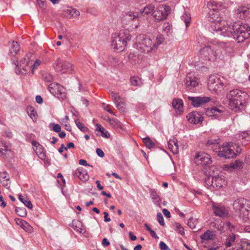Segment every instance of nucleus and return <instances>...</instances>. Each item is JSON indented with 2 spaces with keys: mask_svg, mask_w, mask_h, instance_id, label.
<instances>
[{
  "mask_svg": "<svg viewBox=\"0 0 250 250\" xmlns=\"http://www.w3.org/2000/svg\"><path fill=\"white\" fill-rule=\"evenodd\" d=\"M207 7L209 9L208 21L212 30L224 37L233 38L238 42H243L250 37V27L247 24L238 22L229 25L223 20L226 9L221 3L210 0Z\"/></svg>",
  "mask_w": 250,
  "mask_h": 250,
  "instance_id": "f257e3e1",
  "label": "nucleus"
},
{
  "mask_svg": "<svg viewBox=\"0 0 250 250\" xmlns=\"http://www.w3.org/2000/svg\"><path fill=\"white\" fill-rule=\"evenodd\" d=\"M248 97V95L246 92L237 89L230 90L227 94V98L229 100V107L234 111H239L243 108Z\"/></svg>",
  "mask_w": 250,
  "mask_h": 250,
  "instance_id": "f03ea898",
  "label": "nucleus"
},
{
  "mask_svg": "<svg viewBox=\"0 0 250 250\" xmlns=\"http://www.w3.org/2000/svg\"><path fill=\"white\" fill-rule=\"evenodd\" d=\"M225 47V43L216 40H211L209 45L203 47L201 50V54L205 59L214 61L220 56L222 49Z\"/></svg>",
  "mask_w": 250,
  "mask_h": 250,
  "instance_id": "7ed1b4c3",
  "label": "nucleus"
},
{
  "mask_svg": "<svg viewBox=\"0 0 250 250\" xmlns=\"http://www.w3.org/2000/svg\"><path fill=\"white\" fill-rule=\"evenodd\" d=\"M131 39V36L127 30H122L119 33H113L111 36V48L117 51H122L127 42Z\"/></svg>",
  "mask_w": 250,
  "mask_h": 250,
  "instance_id": "20e7f679",
  "label": "nucleus"
},
{
  "mask_svg": "<svg viewBox=\"0 0 250 250\" xmlns=\"http://www.w3.org/2000/svg\"><path fill=\"white\" fill-rule=\"evenodd\" d=\"M154 36L139 35L137 37L135 47L141 52L148 53L155 51L154 45Z\"/></svg>",
  "mask_w": 250,
  "mask_h": 250,
  "instance_id": "39448f33",
  "label": "nucleus"
},
{
  "mask_svg": "<svg viewBox=\"0 0 250 250\" xmlns=\"http://www.w3.org/2000/svg\"><path fill=\"white\" fill-rule=\"evenodd\" d=\"M241 151V148L236 145L226 143L219 147L218 151H216L220 157L225 159H230L235 157Z\"/></svg>",
  "mask_w": 250,
  "mask_h": 250,
  "instance_id": "423d86ee",
  "label": "nucleus"
},
{
  "mask_svg": "<svg viewBox=\"0 0 250 250\" xmlns=\"http://www.w3.org/2000/svg\"><path fill=\"white\" fill-rule=\"evenodd\" d=\"M35 59L34 55L32 53H28L21 59L19 66L18 62L16 58L13 59V63L19 67V71L22 74H26L32 72V65L33 60Z\"/></svg>",
  "mask_w": 250,
  "mask_h": 250,
  "instance_id": "0eeeda50",
  "label": "nucleus"
},
{
  "mask_svg": "<svg viewBox=\"0 0 250 250\" xmlns=\"http://www.w3.org/2000/svg\"><path fill=\"white\" fill-rule=\"evenodd\" d=\"M228 84V81L223 77L213 76L209 78L208 85L209 91L213 93H217L224 86H226Z\"/></svg>",
  "mask_w": 250,
  "mask_h": 250,
  "instance_id": "6e6552de",
  "label": "nucleus"
},
{
  "mask_svg": "<svg viewBox=\"0 0 250 250\" xmlns=\"http://www.w3.org/2000/svg\"><path fill=\"white\" fill-rule=\"evenodd\" d=\"M205 182L208 188H213L216 189L222 188L226 185L225 180L220 176H209L205 179Z\"/></svg>",
  "mask_w": 250,
  "mask_h": 250,
  "instance_id": "1a4fd4ad",
  "label": "nucleus"
},
{
  "mask_svg": "<svg viewBox=\"0 0 250 250\" xmlns=\"http://www.w3.org/2000/svg\"><path fill=\"white\" fill-rule=\"evenodd\" d=\"M54 68L56 71L61 73H71L74 71L73 65L66 61L58 59L54 63Z\"/></svg>",
  "mask_w": 250,
  "mask_h": 250,
  "instance_id": "9d476101",
  "label": "nucleus"
},
{
  "mask_svg": "<svg viewBox=\"0 0 250 250\" xmlns=\"http://www.w3.org/2000/svg\"><path fill=\"white\" fill-rule=\"evenodd\" d=\"M50 92L58 99H64L66 97L64 88L57 83H52L48 86Z\"/></svg>",
  "mask_w": 250,
  "mask_h": 250,
  "instance_id": "9b49d317",
  "label": "nucleus"
},
{
  "mask_svg": "<svg viewBox=\"0 0 250 250\" xmlns=\"http://www.w3.org/2000/svg\"><path fill=\"white\" fill-rule=\"evenodd\" d=\"M170 13V8L167 5H163L159 7V9L154 12V17L156 20L162 21L167 18Z\"/></svg>",
  "mask_w": 250,
  "mask_h": 250,
  "instance_id": "f8f14e48",
  "label": "nucleus"
},
{
  "mask_svg": "<svg viewBox=\"0 0 250 250\" xmlns=\"http://www.w3.org/2000/svg\"><path fill=\"white\" fill-rule=\"evenodd\" d=\"M188 99L191 101V104L194 107H199L208 103L210 100L209 97H191L188 96Z\"/></svg>",
  "mask_w": 250,
  "mask_h": 250,
  "instance_id": "ddd939ff",
  "label": "nucleus"
},
{
  "mask_svg": "<svg viewBox=\"0 0 250 250\" xmlns=\"http://www.w3.org/2000/svg\"><path fill=\"white\" fill-rule=\"evenodd\" d=\"M111 96L116 104V107L120 111H124L125 107V102L124 98L119 95L118 93L115 92H112L111 93Z\"/></svg>",
  "mask_w": 250,
  "mask_h": 250,
  "instance_id": "4468645a",
  "label": "nucleus"
},
{
  "mask_svg": "<svg viewBox=\"0 0 250 250\" xmlns=\"http://www.w3.org/2000/svg\"><path fill=\"white\" fill-rule=\"evenodd\" d=\"M196 163L198 164L207 166L211 163V159L209 155L206 153H198L195 157Z\"/></svg>",
  "mask_w": 250,
  "mask_h": 250,
  "instance_id": "2eb2a0df",
  "label": "nucleus"
},
{
  "mask_svg": "<svg viewBox=\"0 0 250 250\" xmlns=\"http://www.w3.org/2000/svg\"><path fill=\"white\" fill-rule=\"evenodd\" d=\"M235 14L237 18L241 19L248 20L250 19L249 8L244 6L238 7L235 10Z\"/></svg>",
  "mask_w": 250,
  "mask_h": 250,
  "instance_id": "dca6fc26",
  "label": "nucleus"
},
{
  "mask_svg": "<svg viewBox=\"0 0 250 250\" xmlns=\"http://www.w3.org/2000/svg\"><path fill=\"white\" fill-rule=\"evenodd\" d=\"M187 118L191 124H197L202 123L203 121V117L197 112L189 113L187 116Z\"/></svg>",
  "mask_w": 250,
  "mask_h": 250,
  "instance_id": "f3484780",
  "label": "nucleus"
},
{
  "mask_svg": "<svg viewBox=\"0 0 250 250\" xmlns=\"http://www.w3.org/2000/svg\"><path fill=\"white\" fill-rule=\"evenodd\" d=\"M155 12V6L152 4L146 5L140 10L139 13L144 17L149 18L152 16Z\"/></svg>",
  "mask_w": 250,
  "mask_h": 250,
  "instance_id": "a211bd4d",
  "label": "nucleus"
},
{
  "mask_svg": "<svg viewBox=\"0 0 250 250\" xmlns=\"http://www.w3.org/2000/svg\"><path fill=\"white\" fill-rule=\"evenodd\" d=\"M247 201L243 198H238L234 201L233 207L236 211H241L246 208Z\"/></svg>",
  "mask_w": 250,
  "mask_h": 250,
  "instance_id": "6ab92c4d",
  "label": "nucleus"
},
{
  "mask_svg": "<svg viewBox=\"0 0 250 250\" xmlns=\"http://www.w3.org/2000/svg\"><path fill=\"white\" fill-rule=\"evenodd\" d=\"M185 84L187 87L190 86L195 87L198 84L197 78L194 76L193 73H189L186 79Z\"/></svg>",
  "mask_w": 250,
  "mask_h": 250,
  "instance_id": "aec40b11",
  "label": "nucleus"
},
{
  "mask_svg": "<svg viewBox=\"0 0 250 250\" xmlns=\"http://www.w3.org/2000/svg\"><path fill=\"white\" fill-rule=\"evenodd\" d=\"M209 227L214 228L220 231V233L225 232L226 231L225 227V223L221 220H217L209 223Z\"/></svg>",
  "mask_w": 250,
  "mask_h": 250,
  "instance_id": "412c9836",
  "label": "nucleus"
},
{
  "mask_svg": "<svg viewBox=\"0 0 250 250\" xmlns=\"http://www.w3.org/2000/svg\"><path fill=\"white\" fill-rule=\"evenodd\" d=\"M74 174L83 182L87 181L89 178L86 170L82 167L77 168L74 172Z\"/></svg>",
  "mask_w": 250,
  "mask_h": 250,
  "instance_id": "4be33fe9",
  "label": "nucleus"
},
{
  "mask_svg": "<svg viewBox=\"0 0 250 250\" xmlns=\"http://www.w3.org/2000/svg\"><path fill=\"white\" fill-rule=\"evenodd\" d=\"M169 149L173 154H177L179 151V147L177 141L176 139L170 140L168 143Z\"/></svg>",
  "mask_w": 250,
  "mask_h": 250,
  "instance_id": "5701e85b",
  "label": "nucleus"
},
{
  "mask_svg": "<svg viewBox=\"0 0 250 250\" xmlns=\"http://www.w3.org/2000/svg\"><path fill=\"white\" fill-rule=\"evenodd\" d=\"M0 153L4 158L12 155L10 148L5 144H2V146H0Z\"/></svg>",
  "mask_w": 250,
  "mask_h": 250,
  "instance_id": "b1692460",
  "label": "nucleus"
},
{
  "mask_svg": "<svg viewBox=\"0 0 250 250\" xmlns=\"http://www.w3.org/2000/svg\"><path fill=\"white\" fill-rule=\"evenodd\" d=\"M213 209L214 214L220 217H224L228 214L227 210L223 207H217L213 206Z\"/></svg>",
  "mask_w": 250,
  "mask_h": 250,
  "instance_id": "393cba45",
  "label": "nucleus"
},
{
  "mask_svg": "<svg viewBox=\"0 0 250 250\" xmlns=\"http://www.w3.org/2000/svg\"><path fill=\"white\" fill-rule=\"evenodd\" d=\"M173 108L178 111L179 113L183 112V101L179 99H174L172 103Z\"/></svg>",
  "mask_w": 250,
  "mask_h": 250,
  "instance_id": "a878e982",
  "label": "nucleus"
},
{
  "mask_svg": "<svg viewBox=\"0 0 250 250\" xmlns=\"http://www.w3.org/2000/svg\"><path fill=\"white\" fill-rule=\"evenodd\" d=\"M11 48L9 50V54L11 56L17 54L20 51V47L18 42L13 41L10 43Z\"/></svg>",
  "mask_w": 250,
  "mask_h": 250,
  "instance_id": "bb28decb",
  "label": "nucleus"
},
{
  "mask_svg": "<svg viewBox=\"0 0 250 250\" xmlns=\"http://www.w3.org/2000/svg\"><path fill=\"white\" fill-rule=\"evenodd\" d=\"M214 233L209 230H207L204 234L200 236L201 242L202 243L208 240H213Z\"/></svg>",
  "mask_w": 250,
  "mask_h": 250,
  "instance_id": "cd10ccee",
  "label": "nucleus"
},
{
  "mask_svg": "<svg viewBox=\"0 0 250 250\" xmlns=\"http://www.w3.org/2000/svg\"><path fill=\"white\" fill-rule=\"evenodd\" d=\"M249 209L245 208L240 211V217L245 222L250 221V204Z\"/></svg>",
  "mask_w": 250,
  "mask_h": 250,
  "instance_id": "c85d7f7f",
  "label": "nucleus"
},
{
  "mask_svg": "<svg viewBox=\"0 0 250 250\" xmlns=\"http://www.w3.org/2000/svg\"><path fill=\"white\" fill-rule=\"evenodd\" d=\"M207 145L208 146L210 147L213 151L215 152H216V151H218L217 149H219V147H220L219 145L218 142L217 140L213 139H210L208 140L207 143Z\"/></svg>",
  "mask_w": 250,
  "mask_h": 250,
  "instance_id": "c756f323",
  "label": "nucleus"
},
{
  "mask_svg": "<svg viewBox=\"0 0 250 250\" xmlns=\"http://www.w3.org/2000/svg\"><path fill=\"white\" fill-rule=\"evenodd\" d=\"M19 200L24 204L25 206L28 208L30 209H32L33 208L32 204L31 201L29 200V198H27L26 196L25 195H19Z\"/></svg>",
  "mask_w": 250,
  "mask_h": 250,
  "instance_id": "7c9ffc66",
  "label": "nucleus"
},
{
  "mask_svg": "<svg viewBox=\"0 0 250 250\" xmlns=\"http://www.w3.org/2000/svg\"><path fill=\"white\" fill-rule=\"evenodd\" d=\"M165 39L163 35H159L155 38L154 37V45H155V51L157 49L159 45L162 44L164 42Z\"/></svg>",
  "mask_w": 250,
  "mask_h": 250,
  "instance_id": "2f4dec72",
  "label": "nucleus"
},
{
  "mask_svg": "<svg viewBox=\"0 0 250 250\" xmlns=\"http://www.w3.org/2000/svg\"><path fill=\"white\" fill-rule=\"evenodd\" d=\"M82 223L78 220H73L72 221V227L78 232L82 233L83 229L82 228Z\"/></svg>",
  "mask_w": 250,
  "mask_h": 250,
  "instance_id": "473e14b6",
  "label": "nucleus"
},
{
  "mask_svg": "<svg viewBox=\"0 0 250 250\" xmlns=\"http://www.w3.org/2000/svg\"><path fill=\"white\" fill-rule=\"evenodd\" d=\"M96 131H100L102 134L103 137L105 138H108L109 137V134L107 131H105L104 132L105 129L103 127H102L101 125L97 124L96 125Z\"/></svg>",
  "mask_w": 250,
  "mask_h": 250,
  "instance_id": "72a5a7b5",
  "label": "nucleus"
},
{
  "mask_svg": "<svg viewBox=\"0 0 250 250\" xmlns=\"http://www.w3.org/2000/svg\"><path fill=\"white\" fill-rule=\"evenodd\" d=\"M143 141L145 144L146 147L151 149L155 146V144L150 140L148 137L143 139Z\"/></svg>",
  "mask_w": 250,
  "mask_h": 250,
  "instance_id": "f704fd0d",
  "label": "nucleus"
},
{
  "mask_svg": "<svg viewBox=\"0 0 250 250\" xmlns=\"http://www.w3.org/2000/svg\"><path fill=\"white\" fill-rule=\"evenodd\" d=\"M27 112L30 117L32 119L33 121L37 120V115L36 112L34 110V108L31 106H29L27 108Z\"/></svg>",
  "mask_w": 250,
  "mask_h": 250,
  "instance_id": "c9c22d12",
  "label": "nucleus"
},
{
  "mask_svg": "<svg viewBox=\"0 0 250 250\" xmlns=\"http://www.w3.org/2000/svg\"><path fill=\"white\" fill-rule=\"evenodd\" d=\"M230 167L233 169L239 170L243 168V163L242 162L236 160L234 162L230 164Z\"/></svg>",
  "mask_w": 250,
  "mask_h": 250,
  "instance_id": "e433bc0d",
  "label": "nucleus"
},
{
  "mask_svg": "<svg viewBox=\"0 0 250 250\" xmlns=\"http://www.w3.org/2000/svg\"><path fill=\"white\" fill-rule=\"evenodd\" d=\"M235 240V235L232 233L231 235L229 236L228 238L226 239V241L225 242V245L227 247H229L232 246V243L234 242Z\"/></svg>",
  "mask_w": 250,
  "mask_h": 250,
  "instance_id": "4c0bfd02",
  "label": "nucleus"
},
{
  "mask_svg": "<svg viewBox=\"0 0 250 250\" xmlns=\"http://www.w3.org/2000/svg\"><path fill=\"white\" fill-rule=\"evenodd\" d=\"M182 20L185 22L186 27H188L190 22L191 17L187 13H184L181 17Z\"/></svg>",
  "mask_w": 250,
  "mask_h": 250,
  "instance_id": "58836bf2",
  "label": "nucleus"
},
{
  "mask_svg": "<svg viewBox=\"0 0 250 250\" xmlns=\"http://www.w3.org/2000/svg\"><path fill=\"white\" fill-rule=\"evenodd\" d=\"M139 17V14L138 13H134L133 12H129L126 13L125 17V19L129 20H134V19H137Z\"/></svg>",
  "mask_w": 250,
  "mask_h": 250,
  "instance_id": "ea45409f",
  "label": "nucleus"
},
{
  "mask_svg": "<svg viewBox=\"0 0 250 250\" xmlns=\"http://www.w3.org/2000/svg\"><path fill=\"white\" fill-rule=\"evenodd\" d=\"M75 124L83 132H87L88 131V128L84 126V125L81 123L78 119H76L75 121Z\"/></svg>",
  "mask_w": 250,
  "mask_h": 250,
  "instance_id": "a19ab883",
  "label": "nucleus"
},
{
  "mask_svg": "<svg viewBox=\"0 0 250 250\" xmlns=\"http://www.w3.org/2000/svg\"><path fill=\"white\" fill-rule=\"evenodd\" d=\"M16 213L21 217H25L27 215L26 209L20 207H16L15 209Z\"/></svg>",
  "mask_w": 250,
  "mask_h": 250,
  "instance_id": "79ce46f5",
  "label": "nucleus"
},
{
  "mask_svg": "<svg viewBox=\"0 0 250 250\" xmlns=\"http://www.w3.org/2000/svg\"><path fill=\"white\" fill-rule=\"evenodd\" d=\"M49 127L55 132H60L61 130V126L59 124L51 123L49 124Z\"/></svg>",
  "mask_w": 250,
  "mask_h": 250,
  "instance_id": "37998d69",
  "label": "nucleus"
},
{
  "mask_svg": "<svg viewBox=\"0 0 250 250\" xmlns=\"http://www.w3.org/2000/svg\"><path fill=\"white\" fill-rule=\"evenodd\" d=\"M220 110L218 109H216L215 108H212L210 109H208L206 112V114L208 116H214L217 115L216 113L217 112H220Z\"/></svg>",
  "mask_w": 250,
  "mask_h": 250,
  "instance_id": "c03bdc74",
  "label": "nucleus"
},
{
  "mask_svg": "<svg viewBox=\"0 0 250 250\" xmlns=\"http://www.w3.org/2000/svg\"><path fill=\"white\" fill-rule=\"evenodd\" d=\"M150 195L155 203L158 204L159 203L160 199L159 196L157 195L156 191L155 190H151Z\"/></svg>",
  "mask_w": 250,
  "mask_h": 250,
  "instance_id": "a18cd8bd",
  "label": "nucleus"
},
{
  "mask_svg": "<svg viewBox=\"0 0 250 250\" xmlns=\"http://www.w3.org/2000/svg\"><path fill=\"white\" fill-rule=\"evenodd\" d=\"M43 80L45 82L50 83L53 81V76L49 73H45L42 75Z\"/></svg>",
  "mask_w": 250,
  "mask_h": 250,
  "instance_id": "49530a36",
  "label": "nucleus"
},
{
  "mask_svg": "<svg viewBox=\"0 0 250 250\" xmlns=\"http://www.w3.org/2000/svg\"><path fill=\"white\" fill-rule=\"evenodd\" d=\"M198 221L196 219L190 218L189 219L188 222V225L191 229L195 228L196 225L197 224Z\"/></svg>",
  "mask_w": 250,
  "mask_h": 250,
  "instance_id": "de8ad7c7",
  "label": "nucleus"
},
{
  "mask_svg": "<svg viewBox=\"0 0 250 250\" xmlns=\"http://www.w3.org/2000/svg\"><path fill=\"white\" fill-rule=\"evenodd\" d=\"M31 144L33 146L34 150H44L43 146L35 140L32 141Z\"/></svg>",
  "mask_w": 250,
  "mask_h": 250,
  "instance_id": "09e8293b",
  "label": "nucleus"
},
{
  "mask_svg": "<svg viewBox=\"0 0 250 250\" xmlns=\"http://www.w3.org/2000/svg\"><path fill=\"white\" fill-rule=\"evenodd\" d=\"M9 174L5 171L0 172V182H5V180H9Z\"/></svg>",
  "mask_w": 250,
  "mask_h": 250,
  "instance_id": "8fccbe9b",
  "label": "nucleus"
},
{
  "mask_svg": "<svg viewBox=\"0 0 250 250\" xmlns=\"http://www.w3.org/2000/svg\"><path fill=\"white\" fill-rule=\"evenodd\" d=\"M240 139L241 138L242 140H245L246 141L250 143V132H243L239 136Z\"/></svg>",
  "mask_w": 250,
  "mask_h": 250,
  "instance_id": "3c124183",
  "label": "nucleus"
},
{
  "mask_svg": "<svg viewBox=\"0 0 250 250\" xmlns=\"http://www.w3.org/2000/svg\"><path fill=\"white\" fill-rule=\"evenodd\" d=\"M157 220H158L159 223L160 224V225L162 226H164L165 225V222H164L163 216L162 214H161V213L158 212L157 214Z\"/></svg>",
  "mask_w": 250,
  "mask_h": 250,
  "instance_id": "603ef678",
  "label": "nucleus"
},
{
  "mask_svg": "<svg viewBox=\"0 0 250 250\" xmlns=\"http://www.w3.org/2000/svg\"><path fill=\"white\" fill-rule=\"evenodd\" d=\"M140 80L137 77H132L130 78L131 84L134 86L138 85L139 83L140 82Z\"/></svg>",
  "mask_w": 250,
  "mask_h": 250,
  "instance_id": "864d4df0",
  "label": "nucleus"
},
{
  "mask_svg": "<svg viewBox=\"0 0 250 250\" xmlns=\"http://www.w3.org/2000/svg\"><path fill=\"white\" fill-rule=\"evenodd\" d=\"M41 63V61L38 60H36V61H35V59L33 60V63H32V73L33 74L34 73V70L36 68H37Z\"/></svg>",
  "mask_w": 250,
  "mask_h": 250,
  "instance_id": "5fc2aeb1",
  "label": "nucleus"
},
{
  "mask_svg": "<svg viewBox=\"0 0 250 250\" xmlns=\"http://www.w3.org/2000/svg\"><path fill=\"white\" fill-rule=\"evenodd\" d=\"M36 154L38 155V156L42 159H43L45 157V153L43 151V150H34Z\"/></svg>",
  "mask_w": 250,
  "mask_h": 250,
  "instance_id": "6e6d98bb",
  "label": "nucleus"
},
{
  "mask_svg": "<svg viewBox=\"0 0 250 250\" xmlns=\"http://www.w3.org/2000/svg\"><path fill=\"white\" fill-rule=\"evenodd\" d=\"M102 107L104 110L106 111L107 112H109V113H110L113 115H115V114L110 109L109 105H107L103 103L102 104Z\"/></svg>",
  "mask_w": 250,
  "mask_h": 250,
  "instance_id": "4d7b16f0",
  "label": "nucleus"
},
{
  "mask_svg": "<svg viewBox=\"0 0 250 250\" xmlns=\"http://www.w3.org/2000/svg\"><path fill=\"white\" fill-rule=\"evenodd\" d=\"M225 227L226 230L229 229L230 231H232L234 229V226L229 222H227L226 224H225Z\"/></svg>",
  "mask_w": 250,
  "mask_h": 250,
  "instance_id": "13d9d810",
  "label": "nucleus"
},
{
  "mask_svg": "<svg viewBox=\"0 0 250 250\" xmlns=\"http://www.w3.org/2000/svg\"><path fill=\"white\" fill-rule=\"evenodd\" d=\"M159 247L161 250H171L164 242L160 243Z\"/></svg>",
  "mask_w": 250,
  "mask_h": 250,
  "instance_id": "bf43d9fd",
  "label": "nucleus"
},
{
  "mask_svg": "<svg viewBox=\"0 0 250 250\" xmlns=\"http://www.w3.org/2000/svg\"><path fill=\"white\" fill-rule=\"evenodd\" d=\"M241 249H242V250H250V245L246 242H243L241 245Z\"/></svg>",
  "mask_w": 250,
  "mask_h": 250,
  "instance_id": "052dcab7",
  "label": "nucleus"
},
{
  "mask_svg": "<svg viewBox=\"0 0 250 250\" xmlns=\"http://www.w3.org/2000/svg\"><path fill=\"white\" fill-rule=\"evenodd\" d=\"M3 187L7 189H9L10 187V182L9 180H5V182H0Z\"/></svg>",
  "mask_w": 250,
  "mask_h": 250,
  "instance_id": "680f3d73",
  "label": "nucleus"
},
{
  "mask_svg": "<svg viewBox=\"0 0 250 250\" xmlns=\"http://www.w3.org/2000/svg\"><path fill=\"white\" fill-rule=\"evenodd\" d=\"M96 153L101 158H103L104 157V152H103V151L99 148H98L96 149Z\"/></svg>",
  "mask_w": 250,
  "mask_h": 250,
  "instance_id": "e2e57ef3",
  "label": "nucleus"
},
{
  "mask_svg": "<svg viewBox=\"0 0 250 250\" xmlns=\"http://www.w3.org/2000/svg\"><path fill=\"white\" fill-rule=\"evenodd\" d=\"M163 30L166 31L168 33L170 30V26L168 23H166L164 24Z\"/></svg>",
  "mask_w": 250,
  "mask_h": 250,
  "instance_id": "0e129e2a",
  "label": "nucleus"
},
{
  "mask_svg": "<svg viewBox=\"0 0 250 250\" xmlns=\"http://www.w3.org/2000/svg\"><path fill=\"white\" fill-rule=\"evenodd\" d=\"M162 211H163V213H164V214L165 215V216L167 218H169L170 217L171 215H170V212L167 209L164 208L162 210Z\"/></svg>",
  "mask_w": 250,
  "mask_h": 250,
  "instance_id": "69168bd1",
  "label": "nucleus"
},
{
  "mask_svg": "<svg viewBox=\"0 0 250 250\" xmlns=\"http://www.w3.org/2000/svg\"><path fill=\"white\" fill-rule=\"evenodd\" d=\"M79 163L81 165H83V166H89V167H92V166H91L89 164L87 163L86 161L83 160V159L80 160Z\"/></svg>",
  "mask_w": 250,
  "mask_h": 250,
  "instance_id": "338daca9",
  "label": "nucleus"
},
{
  "mask_svg": "<svg viewBox=\"0 0 250 250\" xmlns=\"http://www.w3.org/2000/svg\"><path fill=\"white\" fill-rule=\"evenodd\" d=\"M104 221L105 222L110 221V220H111L110 218L108 217V213L107 212L105 211L104 212Z\"/></svg>",
  "mask_w": 250,
  "mask_h": 250,
  "instance_id": "774afa93",
  "label": "nucleus"
}]
</instances>
